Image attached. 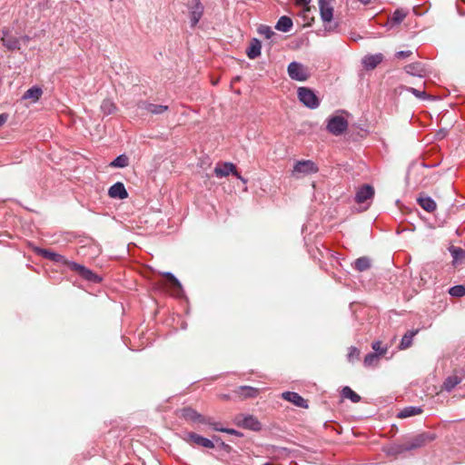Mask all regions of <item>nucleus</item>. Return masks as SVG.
I'll return each instance as SVG.
<instances>
[{"instance_id":"nucleus-1","label":"nucleus","mask_w":465,"mask_h":465,"mask_svg":"<svg viewBox=\"0 0 465 465\" xmlns=\"http://www.w3.org/2000/svg\"><path fill=\"white\" fill-rule=\"evenodd\" d=\"M319 172L318 165L312 160H299L296 161L292 171V175L297 179L313 174Z\"/></svg>"},{"instance_id":"nucleus-2","label":"nucleus","mask_w":465,"mask_h":465,"mask_svg":"<svg viewBox=\"0 0 465 465\" xmlns=\"http://www.w3.org/2000/svg\"><path fill=\"white\" fill-rule=\"evenodd\" d=\"M185 6L189 11L191 28H194L203 15L204 5L202 0H186Z\"/></svg>"},{"instance_id":"nucleus-3","label":"nucleus","mask_w":465,"mask_h":465,"mask_svg":"<svg viewBox=\"0 0 465 465\" xmlns=\"http://www.w3.org/2000/svg\"><path fill=\"white\" fill-rule=\"evenodd\" d=\"M287 72L291 79L299 82H304L310 77L308 67L295 61L289 64Z\"/></svg>"},{"instance_id":"nucleus-4","label":"nucleus","mask_w":465,"mask_h":465,"mask_svg":"<svg viewBox=\"0 0 465 465\" xmlns=\"http://www.w3.org/2000/svg\"><path fill=\"white\" fill-rule=\"evenodd\" d=\"M348 128L347 120L341 115H333L328 118L326 129L333 135L342 134Z\"/></svg>"},{"instance_id":"nucleus-5","label":"nucleus","mask_w":465,"mask_h":465,"mask_svg":"<svg viewBox=\"0 0 465 465\" xmlns=\"http://www.w3.org/2000/svg\"><path fill=\"white\" fill-rule=\"evenodd\" d=\"M235 424L238 427L252 431H260L262 430V423L255 416L251 414H238L235 417Z\"/></svg>"},{"instance_id":"nucleus-6","label":"nucleus","mask_w":465,"mask_h":465,"mask_svg":"<svg viewBox=\"0 0 465 465\" xmlns=\"http://www.w3.org/2000/svg\"><path fill=\"white\" fill-rule=\"evenodd\" d=\"M232 174L236 178L240 179L243 183H247V180L244 179L237 171L236 166L229 162L219 163L214 168V174L218 178L227 177L229 174Z\"/></svg>"},{"instance_id":"nucleus-7","label":"nucleus","mask_w":465,"mask_h":465,"mask_svg":"<svg viewBox=\"0 0 465 465\" xmlns=\"http://www.w3.org/2000/svg\"><path fill=\"white\" fill-rule=\"evenodd\" d=\"M299 100L308 108L315 109L320 105V100L315 93L308 87L298 89Z\"/></svg>"},{"instance_id":"nucleus-8","label":"nucleus","mask_w":465,"mask_h":465,"mask_svg":"<svg viewBox=\"0 0 465 465\" xmlns=\"http://www.w3.org/2000/svg\"><path fill=\"white\" fill-rule=\"evenodd\" d=\"M68 268L77 272L84 280H86L90 282L98 283L102 282V277H100L88 268L84 267V265H81L75 262H69Z\"/></svg>"},{"instance_id":"nucleus-9","label":"nucleus","mask_w":465,"mask_h":465,"mask_svg":"<svg viewBox=\"0 0 465 465\" xmlns=\"http://www.w3.org/2000/svg\"><path fill=\"white\" fill-rule=\"evenodd\" d=\"M435 439V435L430 432H423L411 438L406 441L403 445L405 450H411L414 449L420 448L426 443L432 441Z\"/></svg>"},{"instance_id":"nucleus-10","label":"nucleus","mask_w":465,"mask_h":465,"mask_svg":"<svg viewBox=\"0 0 465 465\" xmlns=\"http://www.w3.org/2000/svg\"><path fill=\"white\" fill-rule=\"evenodd\" d=\"M2 35L3 36L1 38V41L3 43V45L6 47L7 50L15 51L20 49V39L15 36L10 35L8 28H4L2 30Z\"/></svg>"},{"instance_id":"nucleus-11","label":"nucleus","mask_w":465,"mask_h":465,"mask_svg":"<svg viewBox=\"0 0 465 465\" xmlns=\"http://www.w3.org/2000/svg\"><path fill=\"white\" fill-rule=\"evenodd\" d=\"M37 253L45 259L67 267L69 262H73L72 261H68L64 255L52 252L48 249H38Z\"/></svg>"},{"instance_id":"nucleus-12","label":"nucleus","mask_w":465,"mask_h":465,"mask_svg":"<svg viewBox=\"0 0 465 465\" xmlns=\"http://www.w3.org/2000/svg\"><path fill=\"white\" fill-rule=\"evenodd\" d=\"M182 416L186 420H191L193 422L203 424V422H209L206 416H203L197 412L191 407H185L182 410Z\"/></svg>"},{"instance_id":"nucleus-13","label":"nucleus","mask_w":465,"mask_h":465,"mask_svg":"<svg viewBox=\"0 0 465 465\" xmlns=\"http://www.w3.org/2000/svg\"><path fill=\"white\" fill-rule=\"evenodd\" d=\"M164 276L169 282V288L172 295L178 298L182 297L183 295V290L177 278L172 272H165Z\"/></svg>"},{"instance_id":"nucleus-14","label":"nucleus","mask_w":465,"mask_h":465,"mask_svg":"<svg viewBox=\"0 0 465 465\" xmlns=\"http://www.w3.org/2000/svg\"><path fill=\"white\" fill-rule=\"evenodd\" d=\"M186 441L193 442L198 446H202L207 449H213L214 448V444L213 440L204 438L195 432H189L187 434Z\"/></svg>"},{"instance_id":"nucleus-15","label":"nucleus","mask_w":465,"mask_h":465,"mask_svg":"<svg viewBox=\"0 0 465 465\" xmlns=\"http://www.w3.org/2000/svg\"><path fill=\"white\" fill-rule=\"evenodd\" d=\"M108 195L113 199L124 200L128 197V193L124 183L117 182L109 188Z\"/></svg>"},{"instance_id":"nucleus-16","label":"nucleus","mask_w":465,"mask_h":465,"mask_svg":"<svg viewBox=\"0 0 465 465\" xmlns=\"http://www.w3.org/2000/svg\"><path fill=\"white\" fill-rule=\"evenodd\" d=\"M137 105L139 109L145 110L153 114H162L168 110L167 105L154 104L145 101L139 102Z\"/></svg>"},{"instance_id":"nucleus-17","label":"nucleus","mask_w":465,"mask_h":465,"mask_svg":"<svg viewBox=\"0 0 465 465\" xmlns=\"http://www.w3.org/2000/svg\"><path fill=\"white\" fill-rule=\"evenodd\" d=\"M374 195V189L369 184L362 185L356 193L355 201L358 203H363L371 199Z\"/></svg>"},{"instance_id":"nucleus-18","label":"nucleus","mask_w":465,"mask_h":465,"mask_svg":"<svg viewBox=\"0 0 465 465\" xmlns=\"http://www.w3.org/2000/svg\"><path fill=\"white\" fill-rule=\"evenodd\" d=\"M383 61V54L379 53L369 54L362 59V64L366 70H372Z\"/></svg>"},{"instance_id":"nucleus-19","label":"nucleus","mask_w":465,"mask_h":465,"mask_svg":"<svg viewBox=\"0 0 465 465\" xmlns=\"http://www.w3.org/2000/svg\"><path fill=\"white\" fill-rule=\"evenodd\" d=\"M320 15L323 22H331L333 17V8L326 0L319 1Z\"/></svg>"},{"instance_id":"nucleus-20","label":"nucleus","mask_w":465,"mask_h":465,"mask_svg":"<svg viewBox=\"0 0 465 465\" xmlns=\"http://www.w3.org/2000/svg\"><path fill=\"white\" fill-rule=\"evenodd\" d=\"M282 399L293 403L295 406L300 408H307V401L297 392L285 391L282 393Z\"/></svg>"},{"instance_id":"nucleus-21","label":"nucleus","mask_w":465,"mask_h":465,"mask_svg":"<svg viewBox=\"0 0 465 465\" xmlns=\"http://www.w3.org/2000/svg\"><path fill=\"white\" fill-rule=\"evenodd\" d=\"M404 70L407 74L414 76H419L420 78L424 77L426 74L425 65L420 62L407 64L404 67Z\"/></svg>"},{"instance_id":"nucleus-22","label":"nucleus","mask_w":465,"mask_h":465,"mask_svg":"<svg viewBox=\"0 0 465 465\" xmlns=\"http://www.w3.org/2000/svg\"><path fill=\"white\" fill-rule=\"evenodd\" d=\"M262 44L257 38L252 39L246 54L250 59H255L261 55Z\"/></svg>"},{"instance_id":"nucleus-23","label":"nucleus","mask_w":465,"mask_h":465,"mask_svg":"<svg viewBox=\"0 0 465 465\" xmlns=\"http://www.w3.org/2000/svg\"><path fill=\"white\" fill-rule=\"evenodd\" d=\"M419 205L426 212L432 213L436 210L437 204L430 196H420L418 198Z\"/></svg>"},{"instance_id":"nucleus-24","label":"nucleus","mask_w":465,"mask_h":465,"mask_svg":"<svg viewBox=\"0 0 465 465\" xmlns=\"http://www.w3.org/2000/svg\"><path fill=\"white\" fill-rule=\"evenodd\" d=\"M292 20L289 16L283 15L281 16L277 21L275 29L283 33H287L292 29Z\"/></svg>"},{"instance_id":"nucleus-25","label":"nucleus","mask_w":465,"mask_h":465,"mask_svg":"<svg viewBox=\"0 0 465 465\" xmlns=\"http://www.w3.org/2000/svg\"><path fill=\"white\" fill-rule=\"evenodd\" d=\"M371 259L366 256H362V257L356 259L354 261V262L352 263V267L356 271L361 272L369 270L371 268Z\"/></svg>"},{"instance_id":"nucleus-26","label":"nucleus","mask_w":465,"mask_h":465,"mask_svg":"<svg viewBox=\"0 0 465 465\" xmlns=\"http://www.w3.org/2000/svg\"><path fill=\"white\" fill-rule=\"evenodd\" d=\"M422 413V409L420 407L416 406H409L402 409L398 413V418L405 419L412 416H416Z\"/></svg>"},{"instance_id":"nucleus-27","label":"nucleus","mask_w":465,"mask_h":465,"mask_svg":"<svg viewBox=\"0 0 465 465\" xmlns=\"http://www.w3.org/2000/svg\"><path fill=\"white\" fill-rule=\"evenodd\" d=\"M449 251L453 258V264H456L465 259V250L462 248L450 246Z\"/></svg>"},{"instance_id":"nucleus-28","label":"nucleus","mask_w":465,"mask_h":465,"mask_svg":"<svg viewBox=\"0 0 465 465\" xmlns=\"http://www.w3.org/2000/svg\"><path fill=\"white\" fill-rule=\"evenodd\" d=\"M418 333V331H410L406 332L403 337L401 338V343H400V349L405 350L412 344L413 337Z\"/></svg>"},{"instance_id":"nucleus-29","label":"nucleus","mask_w":465,"mask_h":465,"mask_svg":"<svg viewBox=\"0 0 465 465\" xmlns=\"http://www.w3.org/2000/svg\"><path fill=\"white\" fill-rule=\"evenodd\" d=\"M43 94V91L40 87L33 86L29 88L23 95V99H32L33 101H37Z\"/></svg>"},{"instance_id":"nucleus-30","label":"nucleus","mask_w":465,"mask_h":465,"mask_svg":"<svg viewBox=\"0 0 465 465\" xmlns=\"http://www.w3.org/2000/svg\"><path fill=\"white\" fill-rule=\"evenodd\" d=\"M461 381L457 375L449 376L443 382V389L447 391H452Z\"/></svg>"},{"instance_id":"nucleus-31","label":"nucleus","mask_w":465,"mask_h":465,"mask_svg":"<svg viewBox=\"0 0 465 465\" xmlns=\"http://www.w3.org/2000/svg\"><path fill=\"white\" fill-rule=\"evenodd\" d=\"M341 396L345 399L351 400L352 402L357 403L361 401V396L353 391L350 387L345 386L341 390Z\"/></svg>"},{"instance_id":"nucleus-32","label":"nucleus","mask_w":465,"mask_h":465,"mask_svg":"<svg viewBox=\"0 0 465 465\" xmlns=\"http://www.w3.org/2000/svg\"><path fill=\"white\" fill-rule=\"evenodd\" d=\"M101 111L105 115H110L116 111L115 104L110 99H104L101 104Z\"/></svg>"},{"instance_id":"nucleus-33","label":"nucleus","mask_w":465,"mask_h":465,"mask_svg":"<svg viewBox=\"0 0 465 465\" xmlns=\"http://www.w3.org/2000/svg\"><path fill=\"white\" fill-rule=\"evenodd\" d=\"M129 164V159L125 154H120L109 164L110 167L114 168H124Z\"/></svg>"},{"instance_id":"nucleus-34","label":"nucleus","mask_w":465,"mask_h":465,"mask_svg":"<svg viewBox=\"0 0 465 465\" xmlns=\"http://www.w3.org/2000/svg\"><path fill=\"white\" fill-rule=\"evenodd\" d=\"M238 393L243 398H254L258 394V390L251 386H241Z\"/></svg>"},{"instance_id":"nucleus-35","label":"nucleus","mask_w":465,"mask_h":465,"mask_svg":"<svg viewBox=\"0 0 465 465\" xmlns=\"http://www.w3.org/2000/svg\"><path fill=\"white\" fill-rule=\"evenodd\" d=\"M257 32L261 36H263L266 39H272L274 35H276L272 27L265 25H261L258 27Z\"/></svg>"},{"instance_id":"nucleus-36","label":"nucleus","mask_w":465,"mask_h":465,"mask_svg":"<svg viewBox=\"0 0 465 465\" xmlns=\"http://www.w3.org/2000/svg\"><path fill=\"white\" fill-rule=\"evenodd\" d=\"M379 360H380L379 354L370 352L364 357L363 364L365 367H373L378 364Z\"/></svg>"},{"instance_id":"nucleus-37","label":"nucleus","mask_w":465,"mask_h":465,"mask_svg":"<svg viewBox=\"0 0 465 465\" xmlns=\"http://www.w3.org/2000/svg\"><path fill=\"white\" fill-rule=\"evenodd\" d=\"M407 15V12L403 9H396L391 17V22L393 25L401 24Z\"/></svg>"},{"instance_id":"nucleus-38","label":"nucleus","mask_w":465,"mask_h":465,"mask_svg":"<svg viewBox=\"0 0 465 465\" xmlns=\"http://www.w3.org/2000/svg\"><path fill=\"white\" fill-rule=\"evenodd\" d=\"M449 293L452 297H462L465 295V286L455 285L450 289Z\"/></svg>"},{"instance_id":"nucleus-39","label":"nucleus","mask_w":465,"mask_h":465,"mask_svg":"<svg viewBox=\"0 0 465 465\" xmlns=\"http://www.w3.org/2000/svg\"><path fill=\"white\" fill-rule=\"evenodd\" d=\"M371 348L375 351L374 353L379 354L380 357L386 354V352L388 351L387 347L381 346V341H376L372 342Z\"/></svg>"},{"instance_id":"nucleus-40","label":"nucleus","mask_w":465,"mask_h":465,"mask_svg":"<svg viewBox=\"0 0 465 465\" xmlns=\"http://www.w3.org/2000/svg\"><path fill=\"white\" fill-rule=\"evenodd\" d=\"M347 357L349 361L358 360L360 358V350L353 346L350 347Z\"/></svg>"},{"instance_id":"nucleus-41","label":"nucleus","mask_w":465,"mask_h":465,"mask_svg":"<svg viewBox=\"0 0 465 465\" xmlns=\"http://www.w3.org/2000/svg\"><path fill=\"white\" fill-rule=\"evenodd\" d=\"M406 90L420 99H426L429 97L425 91H420L413 87H407Z\"/></svg>"},{"instance_id":"nucleus-42","label":"nucleus","mask_w":465,"mask_h":465,"mask_svg":"<svg viewBox=\"0 0 465 465\" xmlns=\"http://www.w3.org/2000/svg\"><path fill=\"white\" fill-rule=\"evenodd\" d=\"M216 431L225 432L231 435H235L237 437H242V433L239 430H236L234 429H228V428H216Z\"/></svg>"},{"instance_id":"nucleus-43","label":"nucleus","mask_w":465,"mask_h":465,"mask_svg":"<svg viewBox=\"0 0 465 465\" xmlns=\"http://www.w3.org/2000/svg\"><path fill=\"white\" fill-rule=\"evenodd\" d=\"M412 54V52L408 50V51H399L395 54V57L398 58V59H404V58H407L409 56H411Z\"/></svg>"},{"instance_id":"nucleus-44","label":"nucleus","mask_w":465,"mask_h":465,"mask_svg":"<svg viewBox=\"0 0 465 465\" xmlns=\"http://www.w3.org/2000/svg\"><path fill=\"white\" fill-rule=\"evenodd\" d=\"M207 420H209V422H203V424L210 425L213 428V430L216 431V428H223L222 426H220V423L214 421L213 418L207 417Z\"/></svg>"},{"instance_id":"nucleus-45","label":"nucleus","mask_w":465,"mask_h":465,"mask_svg":"<svg viewBox=\"0 0 465 465\" xmlns=\"http://www.w3.org/2000/svg\"><path fill=\"white\" fill-rule=\"evenodd\" d=\"M213 439L216 442L220 441V446H221V448H222L223 450H227V451L230 450V446H229L228 444H226L225 442H223V440H221V439H220L219 437H217V436H213Z\"/></svg>"},{"instance_id":"nucleus-46","label":"nucleus","mask_w":465,"mask_h":465,"mask_svg":"<svg viewBox=\"0 0 465 465\" xmlns=\"http://www.w3.org/2000/svg\"><path fill=\"white\" fill-rule=\"evenodd\" d=\"M7 114H0V127L6 122Z\"/></svg>"},{"instance_id":"nucleus-47","label":"nucleus","mask_w":465,"mask_h":465,"mask_svg":"<svg viewBox=\"0 0 465 465\" xmlns=\"http://www.w3.org/2000/svg\"><path fill=\"white\" fill-rule=\"evenodd\" d=\"M296 1L299 5H306L311 2V0H296Z\"/></svg>"},{"instance_id":"nucleus-48","label":"nucleus","mask_w":465,"mask_h":465,"mask_svg":"<svg viewBox=\"0 0 465 465\" xmlns=\"http://www.w3.org/2000/svg\"><path fill=\"white\" fill-rule=\"evenodd\" d=\"M22 39H23L24 41H28V40H29V37H28L27 35H25V36H23V37H22Z\"/></svg>"}]
</instances>
